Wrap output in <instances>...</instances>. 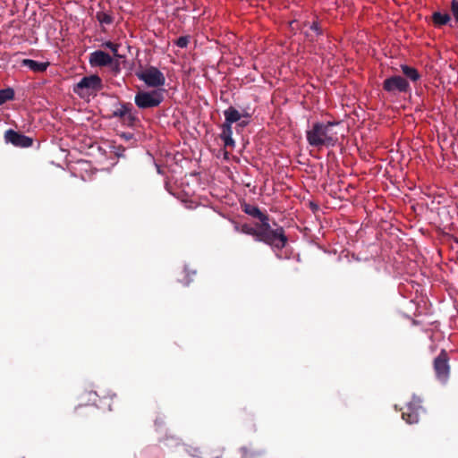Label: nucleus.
<instances>
[{"instance_id":"obj_30","label":"nucleus","mask_w":458,"mask_h":458,"mask_svg":"<svg viewBox=\"0 0 458 458\" xmlns=\"http://www.w3.org/2000/svg\"><path fill=\"white\" fill-rule=\"evenodd\" d=\"M306 36H307L308 38H310V40H313V38H314V37H313V34L309 33V32H306Z\"/></svg>"},{"instance_id":"obj_26","label":"nucleus","mask_w":458,"mask_h":458,"mask_svg":"<svg viewBox=\"0 0 458 458\" xmlns=\"http://www.w3.org/2000/svg\"><path fill=\"white\" fill-rule=\"evenodd\" d=\"M259 454H260L259 453H258V454L249 453L247 450L244 449L243 458H252L253 456L259 455Z\"/></svg>"},{"instance_id":"obj_31","label":"nucleus","mask_w":458,"mask_h":458,"mask_svg":"<svg viewBox=\"0 0 458 458\" xmlns=\"http://www.w3.org/2000/svg\"><path fill=\"white\" fill-rule=\"evenodd\" d=\"M242 117H247V118H249V117H250V115H249V114H248V113H244V114H242Z\"/></svg>"},{"instance_id":"obj_29","label":"nucleus","mask_w":458,"mask_h":458,"mask_svg":"<svg viewBox=\"0 0 458 458\" xmlns=\"http://www.w3.org/2000/svg\"><path fill=\"white\" fill-rule=\"evenodd\" d=\"M234 230L236 232L241 233V225L239 224H237V223H234Z\"/></svg>"},{"instance_id":"obj_15","label":"nucleus","mask_w":458,"mask_h":458,"mask_svg":"<svg viewBox=\"0 0 458 458\" xmlns=\"http://www.w3.org/2000/svg\"><path fill=\"white\" fill-rule=\"evenodd\" d=\"M224 115L225 122L231 124L239 122L242 117V114L233 106H229L226 110H225Z\"/></svg>"},{"instance_id":"obj_2","label":"nucleus","mask_w":458,"mask_h":458,"mask_svg":"<svg viewBox=\"0 0 458 458\" xmlns=\"http://www.w3.org/2000/svg\"><path fill=\"white\" fill-rule=\"evenodd\" d=\"M338 122L315 123L311 128L306 131L308 143L316 148L333 147L337 141L336 132L333 131V127L338 125Z\"/></svg>"},{"instance_id":"obj_13","label":"nucleus","mask_w":458,"mask_h":458,"mask_svg":"<svg viewBox=\"0 0 458 458\" xmlns=\"http://www.w3.org/2000/svg\"><path fill=\"white\" fill-rule=\"evenodd\" d=\"M21 64L23 66L30 68L31 71L35 72H42L47 70V68L49 65V63H40L31 59H23L21 61Z\"/></svg>"},{"instance_id":"obj_25","label":"nucleus","mask_w":458,"mask_h":458,"mask_svg":"<svg viewBox=\"0 0 458 458\" xmlns=\"http://www.w3.org/2000/svg\"><path fill=\"white\" fill-rule=\"evenodd\" d=\"M108 66H111V69L114 73H119L121 71L119 59H113V63L110 64Z\"/></svg>"},{"instance_id":"obj_1","label":"nucleus","mask_w":458,"mask_h":458,"mask_svg":"<svg viewBox=\"0 0 458 458\" xmlns=\"http://www.w3.org/2000/svg\"><path fill=\"white\" fill-rule=\"evenodd\" d=\"M272 228L269 223H256L254 226L248 224L241 225V233L254 237L255 241L264 242L277 250H282L287 243V237L282 226Z\"/></svg>"},{"instance_id":"obj_4","label":"nucleus","mask_w":458,"mask_h":458,"mask_svg":"<svg viewBox=\"0 0 458 458\" xmlns=\"http://www.w3.org/2000/svg\"><path fill=\"white\" fill-rule=\"evenodd\" d=\"M103 89L101 78L97 74L85 76L74 86L73 91L79 96L96 93Z\"/></svg>"},{"instance_id":"obj_19","label":"nucleus","mask_w":458,"mask_h":458,"mask_svg":"<svg viewBox=\"0 0 458 458\" xmlns=\"http://www.w3.org/2000/svg\"><path fill=\"white\" fill-rule=\"evenodd\" d=\"M14 98V90L11 88L0 89V105Z\"/></svg>"},{"instance_id":"obj_17","label":"nucleus","mask_w":458,"mask_h":458,"mask_svg":"<svg viewBox=\"0 0 458 458\" xmlns=\"http://www.w3.org/2000/svg\"><path fill=\"white\" fill-rule=\"evenodd\" d=\"M451 20V17L448 13H441L439 12H435L432 14V21L435 26L440 27L447 24Z\"/></svg>"},{"instance_id":"obj_14","label":"nucleus","mask_w":458,"mask_h":458,"mask_svg":"<svg viewBox=\"0 0 458 458\" xmlns=\"http://www.w3.org/2000/svg\"><path fill=\"white\" fill-rule=\"evenodd\" d=\"M400 67L402 72L406 77V79H409L412 82H416L420 80V73L416 68L409 66L407 64H402Z\"/></svg>"},{"instance_id":"obj_16","label":"nucleus","mask_w":458,"mask_h":458,"mask_svg":"<svg viewBox=\"0 0 458 458\" xmlns=\"http://www.w3.org/2000/svg\"><path fill=\"white\" fill-rule=\"evenodd\" d=\"M130 108H133L131 103H119V107L113 111L111 117L119 118L122 121Z\"/></svg>"},{"instance_id":"obj_5","label":"nucleus","mask_w":458,"mask_h":458,"mask_svg":"<svg viewBox=\"0 0 458 458\" xmlns=\"http://www.w3.org/2000/svg\"><path fill=\"white\" fill-rule=\"evenodd\" d=\"M137 77L147 86L152 88L162 87L165 83V75L155 66H149L137 72Z\"/></svg>"},{"instance_id":"obj_18","label":"nucleus","mask_w":458,"mask_h":458,"mask_svg":"<svg viewBox=\"0 0 458 458\" xmlns=\"http://www.w3.org/2000/svg\"><path fill=\"white\" fill-rule=\"evenodd\" d=\"M102 46H103L104 47L108 48V49H110V50L112 51V53H113V55H114V60H115V59H123V58H124V55H120V54L118 53V48H119V47H120V45H119V44L114 43V42H112V41H106V42H104V43L102 44Z\"/></svg>"},{"instance_id":"obj_6","label":"nucleus","mask_w":458,"mask_h":458,"mask_svg":"<svg viewBox=\"0 0 458 458\" xmlns=\"http://www.w3.org/2000/svg\"><path fill=\"white\" fill-rule=\"evenodd\" d=\"M449 355L448 352L442 349L440 353L434 359L433 368L437 378L445 383L447 381L450 375V365H449Z\"/></svg>"},{"instance_id":"obj_12","label":"nucleus","mask_w":458,"mask_h":458,"mask_svg":"<svg viewBox=\"0 0 458 458\" xmlns=\"http://www.w3.org/2000/svg\"><path fill=\"white\" fill-rule=\"evenodd\" d=\"M233 135V130H232V124L228 123H224L221 125V133H220V139L224 141L225 147H234V140L232 137Z\"/></svg>"},{"instance_id":"obj_27","label":"nucleus","mask_w":458,"mask_h":458,"mask_svg":"<svg viewBox=\"0 0 458 458\" xmlns=\"http://www.w3.org/2000/svg\"><path fill=\"white\" fill-rule=\"evenodd\" d=\"M220 454L215 456V458H227L229 454L225 451H219Z\"/></svg>"},{"instance_id":"obj_9","label":"nucleus","mask_w":458,"mask_h":458,"mask_svg":"<svg viewBox=\"0 0 458 458\" xmlns=\"http://www.w3.org/2000/svg\"><path fill=\"white\" fill-rule=\"evenodd\" d=\"M4 140L15 147L28 148L33 143V140L24 134H21L13 129H9L4 132Z\"/></svg>"},{"instance_id":"obj_10","label":"nucleus","mask_w":458,"mask_h":458,"mask_svg":"<svg viewBox=\"0 0 458 458\" xmlns=\"http://www.w3.org/2000/svg\"><path fill=\"white\" fill-rule=\"evenodd\" d=\"M89 62L92 67H104L113 63V57L102 50H97L89 55Z\"/></svg>"},{"instance_id":"obj_7","label":"nucleus","mask_w":458,"mask_h":458,"mask_svg":"<svg viewBox=\"0 0 458 458\" xmlns=\"http://www.w3.org/2000/svg\"><path fill=\"white\" fill-rule=\"evenodd\" d=\"M421 399L418 396H413L411 401L409 402L402 412V418L409 424H414L419 421V418L424 409L421 405Z\"/></svg>"},{"instance_id":"obj_24","label":"nucleus","mask_w":458,"mask_h":458,"mask_svg":"<svg viewBox=\"0 0 458 458\" xmlns=\"http://www.w3.org/2000/svg\"><path fill=\"white\" fill-rule=\"evenodd\" d=\"M451 12L456 22H458V1H451Z\"/></svg>"},{"instance_id":"obj_11","label":"nucleus","mask_w":458,"mask_h":458,"mask_svg":"<svg viewBox=\"0 0 458 458\" xmlns=\"http://www.w3.org/2000/svg\"><path fill=\"white\" fill-rule=\"evenodd\" d=\"M242 208L245 214L254 218H258L260 221L259 224H264V222L269 223L268 216L262 213L261 210L257 206L243 203L242 204Z\"/></svg>"},{"instance_id":"obj_23","label":"nucleus","mask_w":458,"mask_h":458,"mask_svg":"<svg viewBox=\"0 0 458 458\" xmlns=\"http://www.w3.org/2000/svg\"><path fill=\"white\" fill-rule=\"evenodd\" d=\"M175 44L177 47H179L181 48L186 47L189 44V37L182 36V37L178 38L177 40L175 41Z\"/></svg>"},{"instance_id":"obj_3","label":"nucleus","mask_w":458,"mask_h":458,"mask_svg":"<svg viewBox=\"0 0 458 458\" xmlns=\"http://www.w3.org/2000/svg\"><path fill=\"white\" fill-rule=\"evenodd\" d=\"M164 100L163 90L154 89L151 91L140 90L134 98L136 106L140 109H148L158 106Z\"/></svg>"},{"instance_id":"obj_20","label":"nucleus","mask_w":458,"mask_h":458,"mask_svg":"<svg viewBox=\"0 0 458 458\" xmlns=\"http://www.w3.org/2000/svg\"><path fill=\"white\" fill-rule=\"evenodd\" d=\"M121 122L127 124L128 126H134L136 122H138V118L136 114L132 112V108L129 109V112H127V114L124 115Z\"/></svg>"},{"instance_id":"obj_28","label":"nucleus","mask_w":458,"mask_h":458,"mask_svg":"<svg viewBox=\"0 0 458 458\" xmlns=\"http://www.w3.org/2000/svg\"><path fill=\"white\" fill-rule=\"evenodd\" d=\"M248 123H249V121H247V120H240L238 125L241 127H245L248 125Z\"/></svg>"},{"instance_id":"obj_21","label":"nucleus","mask_w":458,"mask_h":458,"mask_svg":"<svg viewBox=\"0 0 458 458\" xmlns=\"http://www.w3.org/2000/svg\"><path fill=\"white\" fill-rule=\"evenodd\" d=\"M96 19L99 21V23L106 25L111 24L114 21L110 14L104 12H98L96 14Z\"/></svg>"},{"instance_id":"obj_8","label":"nucleus","mask_w":458,"mask_h":458,"mask_svg":"<svg viewBox=\"0 0 458 458\" xmlns=\"http://www.w3.org/2000/svg\"><path fill=\"white\" fill-rule=\"evenodd\" d=\"M383 89L391 94L408 93L411 91V86L405 78L394 75L384 81Z\"/></svg>"},{"instance_id":"obj_22","label":"nucleus","mask_w":458,"mask_h":458,"mask_svg":"<svg viewBox=\"0 0 458 458\" xmlns=\"http://www.w3.org/2000/svg\"><path fill=\"white\" fill-rule=\"evenodd\" d=\"M308 25H309L311 32H313L316 36L322 34V29L318 21H313L310 24L309 22L304 23V26H308Z\"/></svg>"}]
</instances>
